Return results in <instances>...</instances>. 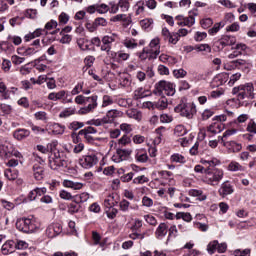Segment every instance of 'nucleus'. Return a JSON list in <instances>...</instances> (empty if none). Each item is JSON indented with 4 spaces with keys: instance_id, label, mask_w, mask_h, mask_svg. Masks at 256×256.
Returning a JSON list of instances; mask_svg holds the SVG:
<instances>
[{
    "instance_id": "nucleus-17",
    "label": "nucleus",
    "mask_w": 256,
    "mask_h": 256,
    "mask_svg": "<svg viewBox=\"0 0 256 256\" xmlns=\"http://www.w3.org/2000/svg\"><path fill=\"white\" fill-rule=\"evenodd\" d=\"M2 254L3 255H9L11 253L15 252V241L13 240H8L6 241L1 248Z\"/></svg>"
},
{
    "instance_id": "nucleus-31",
    "label": "nucleus",
    "mask_w": 256,
    "mask_h": 256,
    "mask_svg": "<svg viewBox=\"0 0 256 256\" xmlns=\"http://www.w3.org/2000/svg\"><path fill=\"white\" fill-rule=\"evenodd\" d=\"M169 103L167 101V98L162 97L160 98L157 103H155L156 109H160V111H163V109H167Z\"/></svg>"
},
{
    "instance_id": "nucleus-36",
    "label": "nucleus",
    "mask_w": 256,
    "mask_h": 256,
    "mask_svg": "<svg viewBox=\"0 0 256 256\" xmlns=\"http://www.w3.org/2000/svg\"><path fill=\"white\" fill-rule=\"evenodd\" d=\"M171 162L172 163H187V159H185V156L176 153L171 156Z\"/></svg>"
},
{
    "instance_id": "nucleus-37",
    "label": "nucleus",
    "mask_w": 256,
    "mask_h": 256,
    "mask_svg": "<svg viewBox=\"0 0 256 256\" xmlns=\"http://www.w3.org/2000/svg\"><path fill=\"white\" fill-rule=\"evenodd\" d=\"M237 133L236 129L226 130L222 137H218L220 139L221 143H227V138L231 137V135H235Z\"/></svg>"
},
{
    "instance_id": "nucleus-10",
    "label": "nucleus",
    "mask_w": 256,
    "mask_h": 256,
    "mask_svg": "<svg viewBox=\"0 0 256 256\" xmlns=\"http://www.w3.org/2000/svg\"><path fill=\"white\" fill-rule=\"evenodd\" d=\"M148 48L151 52L150 55V59H157V56L159 55V53H161V46H159V38H155L153 39L150 44H149Z\"/></svg>"
},
{
    "instance_id": "nucleus-33",
    "label": "nucleus",
    "mask_w": 256,
    "mask_h": 256,
    "mask_svg": "<svg viewBox=\"0 0 256 256\" xmlns=\"http://www.w3.org/2000/svg\"><path fill=\"white\" fill-rule=\"evenodd\" d=\"M52 131H53L54 135H63V133H65V126H63L59 123H55L52 126Z\"/></svg>"
},
{
    "instance_id": "nucleus-63",
    "label": "nucleus",
    "mask_w": 256,
    "mask_h": 256,
    "mask_svg": "<svg viewBox=\"0 0 256 256\" xmlns=\"http://www.w3.org/2000/svg\"><path fill=\"white\" fill-rule=\"evenodd\" d=\"M27 247H29V244L23 240L15 242V249H27Z\"/></svg>"
},
{
    "instance_id": "nucleus-8",
    "label": "nucleus",
    "mask_w": 256,
    "mask_h": 256,
    "mask_svg": "<svg viewBox=\"0 0 256 256\" xmlns=\"http://www.w3.org/2000/svg\"><path fill=\"white\" fill-rule=\"evenodd\" d=\"M97 163H99V158H97L95 154L84 155L80 159V165L84 169H91V167H95Z\"/></svg>"
},
{
    "instance_id": "nucleus-6",
    "label": "nucleus",
    "mask_w": 256,
    "mask_h": 256,
    "mask_svg": "<svg viewBox=\"0 0 256 256\" xmlns=\"http://www.w3.org/2000/svg\"><path fill=\"white\" fill-rule=\"evenodd\" d=\"M153 93L155 95H168V97H173V95H175V84L162 80L155 85Z\"/></svg>"
},
{
    "instance_id": "nucleus-18",
    "label": "nucleus",
    "mask_w": 256,
    "mask_h": 256,
    "mask_svg": "<svg viewBox=\"0 0 256 256\" xmlns=\"http://www.w3.org/2000/svg\"><path fill=\"white\" fill-rule=\"evenodd\" d=\"M62 228L61 225L59 224H52L50 226H48V228L46 229V233L48 235V237H57V235H59V233H61Z\"/></svg>"
},
{
    "instance_id": "nucleus-16",
    "label": "nucleus",
    "mask_w": 256,
    "mask_h": 256,
    "mask_svg": "<svg viewBox=\"0 0 256 256\" xmlns=\"http://www.w3.org/2000/svg\"><path fill=\"white\" fill-rule=\"evenodd\" d=\"M168 232H169V226L167 225V223L162 222L157 227L155 236L157 239H163V237H165V235H167Z\"/></svg>"
},
{
    "instance_id": "nucleus-57",
    "label": "nucleus",
    "mask_w": 256,
    "mask_h": 256,
    "mask_svg": "<svg viewBox=\"0 0 256 256\" xmlns=\"http://www.w3.org/2000/svg\"><path fill=\"white\" fill-rule=\"evenodd\" d=\"M201 27H203V29H209V27H211V25H213V19L211 18H205L201 20Z\"/></svg>"
},
{
    "instance_id": "nucleus-40",
    "label": "nucleus",
    "mask_w": 256,
    "mask_h": 256,
    "mask_svg": "<svg viewBox=\"0 0 256 256\" xmlns=\"http://www.w3.org/2000/svg\"><path fill=\"white\" fill-rule=\"evenodd\" d=\"M227 74H218L214 77V83H218L217 85H223V83H227Z\"/></svg>"
},
{
    "instance_id": "nucleus-13",
    "label": "nucleus",
    "mask_w": 256,
    "mask_h": 256,
    "mask_svg": "<svg viewBox=\"0 0 256 256\" xmlns=\"http://www.w3.org/2000/svg\"><path fill=\"white\" fill-rule=\"evenodd\" d=\"M62 185L63 187L73 189L74 191H80V189H83L84 187L83 183L68 179L63 180Z\"/></svg>"
},
{
    "instance_id": "nucleus-3",
    "label": "nucleus",
    "mask_w": 256,
    "mask_h": 256,
    "mask_svg": "<svg viewBox=\"0 0 256 256\" xmlns=\"http://www.w3.org/2000/svg\"><path fill=\"white\" fill-rule=\"evenodd\" d=\"M67 163H69V159L65 155V152L57 150L49 156V167L54 171H57L60 167H67Z\"/></svg>"
},
{
    "instance_id": "nucleus-9",
    "label": "nucleus",
    "mask_w": 256,
    "mask_h": 256,
    "mask_svg": "<svg viewBox=\"0 0 256 256\" xmlns=\"http://www.w3.org/2000/svg\"><path fill=\"white\" fill-rule=\"evenodd\" d=\"M96 133H97V130L93 126H88L79 131V135H82L88 143H93V141H95V138L93 137V135H96Z\"/></svg>"
},
{
    "instance_id": "nucleus-34",
    "label": "nucleus",
    "mask_w": 256,
    "mask_h": 256,
    "mask_svg": "<svg viewBox=\"0 0 256 256\" xmlns=\"http://www.w3.org/2000/svg\"><path fill=\"white\" fill-rule=\"evenodd\" d=\"M83 127H85V123L79 121H73L68 125L70 131H78V129H83Z\"/></svg>"
},
{
    "instance_id": "nucleus-20",
    "label": "nucleus",
    "mask_w": 256,
    "mask_h": 256,
    "mask_svg": "<svg viewBox=\"0 0 256 256\" xmlns=\"http://www.w3.org/2000/svg\"><path fill=\"white\" fill-rule=\"evenodd\" d=\"M188 195H190V197H197L198 201L207 200V194H204L203 190L191 189L189 190Z\"/></svg>"
},
{
    "instance_id": "nucleus-28",
    "label": "nucleus",
    "mask_w": 256,
    "mask_h": 256,
    "mask_svg": "<svg viewBox=\"0 0 256 256\" xmlns=\"http://www.w3.org/2000/svg\"><path fill=\"white\" fill-rule=\"evenodd\" d=\"M175 217L176 219H183L186 223H191V221H193V216H191V213L189 212H178Z\"/></svg>"
},
{
    "instance_id": "nucleus-51",
    "label": "nucleus",
    "mask_w": 256,
    "mask_h": 256,
    "mask_svg": "<svg viewBox=\"0 0 256 256\" xmlns=\"http://www.w3.org/2000/svg\"><path fill=\"white\" fill-rule=\"evenodd\" d=\"M168 42L172 45H177L179 42V34H177V32H172L168 37Z\"/></svg>"
},
{
    "instance_id": "nucleus-59",
    "label": "nucleus",
    "mask_w": 256,
    "mask_h": 256,
    "mask_svg": "<svg viewBox=\"0 0 256 256\" xmlns=\"http://www.w3.org/2000/svg\"><path fill=\"white\" fill-rule=\"evenodd\" d=\"M246 130L248 131V133H252L253 135L256 134V123L255 121L251 120L248 125Z\"/></svg>"
},
{
    "instance_id": "nucleus-22",
    "label": "nucleus",
    "mask_w": 256,
    "mask_h": 256,
    "mask_svg": "<svg viewBox=\"0 0 256 256\" xmlns=\"http://www.w3.org/2000/svg\"><path fill=\"white\" fill-rule=\"evenodd\" d=\"M120 85L121 87H131V75L127 73L120 74Z\"/></svg>"
},
{
    "instance_id": "nucleus-19",
    "label": "nucleus",
    "mask_w": 256,
    "mask_h": 256,
    "mask_svg": "<svg viewBox=\"0 0 256 256\" xmlns=\"http://www.w3.org/2000/svg\"><path fill=\"white\" fill-rule=\"evenodd\" d=\"M225 129V124L223 123H217L215 122L214 124H211L207 131L208 133H211L212 135H217V133H221Z\"/></svg>"
},
{
    "instance_id": "nucleus-50",
    "label": "nucleus",
    "mask_w": 256,
    "mask_h": 256,
    "mask_svg": "<svg viewBox=\"0 0 256 256\" xmlns=\"http://www.w3.org/2000/svg\"><path fill=\"white\" fill-rule=\"evenodd\" d=\"M222 38L228 46L235 45V43H237V38H235V36L225 35L222 36Z\"/></svg>"
},
{
    "instance_id": "nucleus-14",
    "label": "nucleus",
    "mask_w": 256,
    "mask_h": 256,
    "mask_svg": "<svg viewBox=\"0 0 256 256\" xmlns=\"http://www.w3.org/2000/svg\"><path fill=\"white\" fill-rule=\"evenodd\" d=\"M223 147H226L230 153H239L243 147L241 144L235 142V141H227L222 143Z\"/></svg>"
},
{
    "instance_id": "nucleus-35",
    "label": "nucleus",
    "mask_w": 256,
    "mask_h": 256,
    "mask_svg": "<svg viewBox=\"0 0 256 256\" xmlns=\"http://www.w3.org/2000/svg\"><path fill=\"white\" fill-rule=\"evenodd\" d=\"M174 135L176 137H183V135H187V129L183 125H177L174 129Z\"/></svg>"
},
{
    "instance_id": "nucleus-52",
    "label": "nucleus",
    "mask_w": 256,
    "mask_h": 256,
    "mask_svg": "<svg viewBox=\"0 0 256 256\" xmlns=\"http://www.w3.org/2000/svg\"><path fill=\"white\" fill-rule=\"evenodd\" d=\"M109 105H113V98L109 95H104L102 98V107H109Z\"/></svg>"
},
{
    "instance_id": "nucleus-62",
    "label": "nucleus",
    "mask_w": 256,
    "mask_h": 256,
    "mask_svg": "<svg viewBox=\"0 0 256 256\" xmlns=\"http://www.w3.org/2000/svg\"><path fill=\"white\" fill-rule=\"evenodd\" d=\"M142 205H143V207H153V199H151L147 196H144L142 198Z\"/></svg>"
},
{
    "instance_id": "nucleus-43",
    "label": "nucleus",
    "mask_w": 256,
    "mask_h": 256,
    "mask_svg": "<svg viewBox=\"0 0 256 256\" xmlns=\"http://www.w3.org/2000/svg\"><path fill=\"white\" fill-rule=\"evenodd\" d=\"M143 97H147L143 87H140L134 91V99H143Z\"/></svg>"
},
{
    "instance_id": "nucleus-21",
    "label": "nucleus",
    "mask_w": 256,
    "mask_h": 256,
    "mask_svg": "<svg viewBox=\"0 0 256 256\" xmlns=\"http://www.w3.org/2000/svg\"><path fill=\"white\" fill-rule=\"evenodd\" d=\"M126 115L129 119H135V121H141V119H143V114H141L137 109L127 110Z\"/></svg>"
},
{
    "instance_id": "nucleus-49",
    "label": "nucleus",
    "mask_w": 256,
    "mask_h": 256,
    "mask_svg": "<svg viewBox=\"0 0 256 256\" xmlns=\"http://www.w3.org/2000/svg\"><path fill=\"white\" fill-rule=\"evenodd\" d=\"M228 171H243V166H241L238 162H231L228 165Z\"/></svg>"
},
{
    "instance_id": "nucleus-55",
    "label": "nucleus",
    "mask_w": 256,
    "mask_h": 256,
    "mask_svg": "<svg viewBox=\"0 0 256 256\" xmlns=\"http://www.w3.org/2000/svg\"><path fill=\"white\" fill-rule=\"evenodd\" d=\"M96 11L97 13L103 15L104 13H107L109 11V6L107 4L96 5Z\"/></svg>"
},
{
    "instance_id": "nucleus-45",
    "label": "nucleus",
    "mask_w": 256,
    "mask_h": 256,
    "mask_svg": "<svg viewBox=\"0 0 256 256\" xmlns=\"http://www.w3.org/2000/svg\"><path fill=\"white\" fill-rule=\"evenodd\" d=\"M173 75L174 77H176V79H183V77H187V71H185V69L183 68H180V69L174 70Z\"/></svg>"
},
{
    "instance_id": "nucleus-39",
    "label": "nucleus",
    "mask_w": 256,
    "mask_h": 256,
    "mask_svg": "<svg viewBox=\"0 0 256 256\" xmlns=\"http://www.w3.org/2000/svg\"><path fill=\"white\" fill-rule=\"evenodd\" d=\"M4 175H5L6 179H8L9 181H15V179H17V177H19L17 172H13V170H11V169L5 170Z\"/></svg>"
},
{
    "instance_id": "nucleus-48",
    "label": "nucleus",
    "mask_w": 256,
    "mask_h": 256,
    "mask_svg": "<svg viewBox=\"0 0 256 256\" xmlns=\"http://www.w3.org/2000/svg\"><path fill=\"white\" fill-rule=\"evenodd\" d=\"M133 183L135 185H143V183H149V178L145 177V175L138 176L133 179Z\"/></svg>"
},
{
    "instance_id": "nucleus-11",
    "label": "nucleus",
    "mask_w": 256,
    "mask_h": 256,
    "mask_svg": "<svg viewBox=\"0 0 256 256\" xmlns=\"http://www.w3.org/2000/svg\"><path fill=\"white\" fill-rule=\"evenodd\" d=\"M235 190L233 189V185H231V183H229V181H226L224 183H222L220 189L218 190V193L220 195V197H227V195H233V192Z\"/></svg>"
},
{
    "instance_id": "nucleus-15",
    "label": "nucleus",
    "mask_w": 256,
    "mask_h": 256,
    "mask_svg": "<svg viewBox=\"0 0 256 256\" xmlns=\"http://www.w3.org/2000/svg\"><path fill=\"white\" fill-rule=\"evenodd\" d=\"M33 176L36 181H41L45 177V169L41 164L33 165Z\"/></svg>"
},
{
    "instance_id": "nucleus-60",
    "label": "nucleus",
    "mask_w": 256,
    "mask_h": 256,
    "mask_svg": "<svg viewBox=\"0 0 256 256\" xmlns=\"http://www.w3.org/2000/svg\"><path fill=\"white\" fill-rule=\"evenodd\" d=\"M24 61H25V58L17 55H13L11 57V62L13 63V65H21V63H23Z\"/></svg>"
},
{
    "instance_id": "nucleus-4",
    "label": "nucleus",
    "mask_w": 256,
    "mask_h": 256,
    "mask_svg": "<svg viewBox=\"0 0 256 256\" xmlns=\"http://www.w3.org/2000/svg\"><path fill=\"white\" fill-rule=\"evenodd\" d=\"M175 113H179L181 117L186 119H193L197 108L194 103H188L185 100H181L180 103L174 108Z\"/></svg>"
},
{
    "instance_id": "nucleus-27",
    "label": "nucleus",
    "mask_w": 256,
    "mask_h": 256,
    "mask_svg": "<svg viewBox=\"0 0 256 256\" xmlns=\"http://www.w3.org/2000/svg\"><path fill=\"white\" fill-rule=\"evenodd\" d=\"M119 35H117L116 33H112L110 35H106L102 38V43H105L106 45H112L113 43H115V41H117Z\"/></svg>"
},
{
    "instance_id": "nucleus-56",
    "label": "nucleus",
    "mask_w": 256,
    "mask_h": 256,
    "mask_svg": "<svg viewBox=\"0 0 256 256\" xmlns=\"http://www.w3.org/2000/svg\"><path fill=\"white\" fill-rule=\"evenodd\" d=\"M0 111H2L4 115H10L11 111H13V108L8 104H0Z\"/></svg>"
},
{
    "instance_id": "nucleus-64",
    "label": "nucleus",
    "mask_w": 256,
    "mask_h": 256,
    "mask_svg": "<svg viewBox=\"0 0 256 256\" xmlns=\"http://www.w3.org/2000/svg\"><path fill=\"white\" fill-rule=\"evenodd\" d=\"M235 256H249L251 255V250L250 249H245V250H236L234 252Z\"/></svg>"
},
{
    "instance_id": "nucleus-44",
    "label": "nucleus",
    "mask_w": 256,
    "mask_h": 256,
    "mask_svg": "<svg viewBox=\"0 0 256 256\" xmlns=\"http://www.w3.org/2000/svg\"><path fill=\"white\" fill-rule=\"evenodd\" d=\"M59 197L60 199H64L65 201H71L74 198V196L66 190H61L59 193Z\"/></svg>"
},
{
    "instance_id": "nucleus-1",
    "label": "nucleus",
    "mask_w": 256,
    "mask_h": 256,
    "mask_svg": "<svg viewBox=\"0 0 256 256\" xmlns=\"http://www.w3.org/2000/svg\"><path fill=\"white\" fill-rule=\"evenodd\" d=\"M200 163H202V165H205L206 167V172H205L206 183L208 185H212V187L219 185V183H221V180L225 175L223 170L217 168V165H219V160L201 159Z\"/></svg>"
},
{
    "instance_id": "nucleus-23",
    "label": "nucleus",
    "mask_w": 256,
    "mask_h": 256,
    "mask_svg": "<svg viewBox=\"0 0 256 256\" xmlns=\"http://www.w3.org/2000/svg\"><path fill=\"white\" fill-rule=\"evenodd\" d=\"M30 132L26 129H19L14 132V138L18 141H23V139H26V137H29Z\"/></svg>"
},
{
    "instance_id": "nucleus-54",
    "label": "nucleus",
    "mask_w": 256,
    "mask_h": 256,
    "mask_svg": "<svg viewBox=\"0 0 256 256\" xmlns=\"http://www.w3.org/2000/svg\"><path fill=\"white\" fill-rule=\"evenodd\" d=\"M120 129H121V131H123L124 133L129 135V133H131V131H133V125L127 124V123H122L120 125Z\"/></svg>"
},
{
    "instance_id": "nucleus-42",
    "label": "nucleus",
    "mask_w": 256,
    "mask_h": 256,
    "mask_svg": "<svg viewBox=\"0 0 256 256\" xmlns=\"http://www.w3.org/2000/svg\"><path fill=\"white\" fill-rule=\"evenodd\" d=\"M219 245V242L217 240H214L212 242H210L208 245H207V251L210 255H213V253H215V250L217 249Z\"/></svg>"
},
{
    "instance_id": "nucleus-24",
    "label": "nucleus",
    "mask_w": 256,
    "mask_h": 256,
    "mask_svg": "<svg viewBox=\"0 0 256 256\" xmlns=\"http://www.w3.org/2000/svg\"><path fill=\"white\" fill-rule=\"evenodd\" d=\"M135 159L139 163H147V161L149 160V156L147 155V152L143 150H137L135 154Z\"/></svg>"
},
{
    "instance_id": "nucleus-30",
    "label": "nucleus",
    "mask_w": 256,
    "mask_h": 256,
    "mask_svg": "<svg viewBox=\"0 0 256 256\" xmlns=\"http://www.w3.org/2000/svg\"><path fill=\"white\" fill-rule=\"evenodd\" d=\"M77 45L82 51H89V40L80 38L77 40Z\"/></svg>"
},
{
    "instance_id": "nucleus-25",
    "label": "nucleus",
    "mask_w": 256,
    "mask_h": 256,
    "mask_svg": "<svg viewBox=\"0 0 256 256\" xmlns=\"http://www.w3.org/2000/svg\"><path fill=\"white\" fill-rule=\"evenodd\" d=\"M79 211H81V204L77 200L72 201L68 205V213H71V215L79 213Z\"/></svg>"
},
{
    "instance_id": "nucleus-61",
    "label": "nucleus",
    "mask_w": 256,
    "mask_h": 256,
    "mask_svg": "<svg viewBox=\"0 0 256 256\" xmlns=\"http://www.w3.org/2000/svg\"><path fill=\"white\" fill-rule=\"evenodd\" d=\"M35 118L38 120V121H47V113L46 112H43V111H40V112H36L34 114Z\"/></svg>"
},
{
    "instance_id": "nucleus-41",
    "label": "nucleus",
    "mask_w": 256,
    "mask_h": 256,
    "mask_svg": "<svg viewBox=\"0 0 256 256\" xmlns=\"http://www.w3.org/2000/svg\"><path fill=\"white\" fill-rule=\"evenodd\" d=\"M75 197H76V201L80 204L87 203V201H89V193L87 192H83L79 195H76Z\"/></svg>"
},
{
    "instance_id": "nucleus-7",
    "label": "nucleus",
    "mask_w": 256,
    "mask_h": 256,
    "mask_svg": "<svg viewBox=\"0 0 256 256\" xmlns=\"http://www.w3.org/2000/svg\"><path fill=\"white\" fill-rule=\"evenodd\" d=\"M97 99H99L97 95L86 97V104L88 103V105L80 108L78 114L87 115L88 113H93L97 109Z\"/></svg>"
},
{
    "instance_id": "nucleus-2",
    "label": "nucleus",
    "mask_w": 256,
    "mask_h": 256,
    "mask_svg": "<svg viewBox=\"0 0 256 256\" xmlns=\"http://www.w3.org/2000/svg\"><path fill=\"white\" fill-rule=\"evenodd\" d=\"M232 94L236 95L238 101H243V99H255V86H253L251 82L242 84L238 87H234Z\"/></svg>"
},
{
    "instance_id": "nucleus-29",
    "label": "nucleus",
    "mask_w": 256,
    "mask_h": 256,
    "mask_svg": "<svg viewBox=\"0 0 256 256\" xmlns=\"http://www.w3.org/2000/svg\"><path fill=\"white\" fill-rule=\"evenodd\" d=\"M223 27H225V22H218L214 24L211 29L208 30V33L209 35H216V33H219V31L223 29Z\"/></svg>"
},
{
    "instance_id": "nucleus-32",
    "label": "nucleus",
    "mask_w": 256,
    "mask_h": 256,
    "mask_svg": "<svg viewBox=\"0 0 256 256\" xmlns=\"http://www.w3.org/2000/svg\"><path fill=\"white\" fill-rule=\"evenodd\" d=\"M116 152L120 156L122 161H127L129 155H131L132 151L129 149H117Z\"/></svg>"
},
{
    "instance_id": "nucleus-26",
    "label": "nucleus",
    "mask_w": 256,
    "mask_h": 256,
    "mask_svg": "<svg viewBox=\"0 0 256 256\" xmlns=\"http://www.w3.org/2000/svg\"><path fill=\"white\" fill-rule=\"evenodd\" d=\"M77 113V109L75 107H69L60 112V119H67V117H71V115H75Z\"/></svg>"
},
{
    "instance_id": "nucleus-58",
    "label": "nucleus",
    "mask_w": 256,
    "mask_h": 256,
    "mask_svg": "<svg viewBox=\"0 0 256 256\" xmlns=\"http://www.w3.org/2000/svg\"><path fill=\"white\" fill-rule=\"evenodd\" d=\"M124 45L127 49H135V47H137V42H135V39H126Z\"/></svg>"
},
{
    "instance_id": "nucleus-53",
    "label": "nucleus",
    "mask_w": 256,
    "mask_h": 256,
    "mask_svg": "<svg viewBox=\"0 0 256 256\" xmlns=\"http://www.w3.org/2000/svg\"><path fill=\"white\" fill-rule=\"evenodd\" d=\"M131 5L129 4V0H119L118 7L122 9V11H129V7Z\"/></svg>"
},
{
    "instance_id": "nucleus-12",
    "label": "nucleus",
    "mask_w": 256,
    "mask_h": 256,
    "mask_svg": "<svg viewBox=\"0 0 256 256\" xmlns=\"http://www.w3.org/2000/svg\"><path fill=\"white\" fill-rule=\"evenodd\" d=\"M120 116H121V112L119 110L113 109V110H109L106 113V115L104 116V119L107 125H113L117 117H120Z\"/></svg>"
},
{
    "instance_id": "nucleus-47",
    "label": "nucleus",
    "mask_w": 256,
    "mask_h": 256,
    "mask_svg": "<svg viewBox=\"0 0 256 256\" xmlns=\"http://www.w3.org/2000/svg\"><path fill=\"white\" fill-rule=\"evenodd\" d=\"M139 57L142 59V61H145V59H155V58H150L151 57V50L149 48H144L143 51L140 53Z\"/></svg>"
},
{
    "instance_id": "nucleus-5",
    "label": "nucleus",
    "mask_w": 256,
    "mask_h": 256,
    "mask_svg": "<svg viewBox=\"0 0 256 256\" xmlns=\"http://www.w3.org/2000/svg\"><path fill=\"white\" fill-rule=\"evenodd\" d=\"M38 227L35 218H20L16 222V229L23 233H34V231H37Z\"/></svg>"
},
{
    "instance_id": "nucleus-38",
    "label": "nucleus",
    "mask_w": 256,
    "mask_h": 256,
    "mask_svg": "<svg viewBox=\"0 0 256 256\" xmlns=\"http://www.w3.org/2000/svg\"><path fill=\"white\" fill-rule=\"evenodd\" d=\"M142 29H151L153 27V18H146L140 21Z\"/></svg>"
},
{
    "instance_id": "nucleus-46",
    "label": "nucleus",
    "mask_w": 256,
    "mask_h": 256,
    "mask_svg": "<svg viewBox=\"0 0 256 256\" xmlns=\"http://www.w3.org/2000/svg\"><path fill=\"white\" fill-rule=\"evenodd\" d=\"M131 203L125 199L121 200L119 203L120 211H123L124 213H127L129 211Z\"/></svg>"
}]
</instances>
